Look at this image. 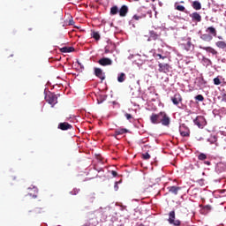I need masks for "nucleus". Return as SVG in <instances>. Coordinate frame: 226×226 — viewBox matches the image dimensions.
<instances>
[{"instance_id":"obj_11","label":"nucleus","mask_w":226,"mask_h":226,"mask_svg":"<svg viewBox=\"0 0 226 226\" xmlns=\"http://www.w3.org/2000/svg\"><path fill=\"white\" fill-rule=\"evenodd\" d=\"M182 188L179 186H169L168 187V191L170 193H172V195H177L179 193V192H181Z\"/></svg>"},{"instance_id":"obj_15","label":"nucleus","mask_w":226,"mask_h":226,"mask_svg":"<svg viewBox=\"0 0 226 226\" xmlns=\"http://www.w3.org/2000/svg\"><path fill=\"white\" fill-rule=\"evenodd\" d=\"M160 36H162V34H158L154 31H150V36L147 39V41H151V40L156 41L160 38Z\"/></svg>"},{"instance_id":"obj_9","label":"nucleus","mask_w":226,"mask_h":226,"mask_svg":"<svg viewBox=\"0 0 226 226\" xmlns=\"http://www.w3.org/2000/svg\"><path fill=\"white\" fill-rule=\"evenodd\" d=\"M98 63L101 66H110L112 64V60L110 58L103 57L101 58Z\"/></svg>"},{"instance_id":"obj_18","label":"nucleus","mask_w":226,"mask_h":226,"mask_svg":"<svg viewBox=\"0 0 226 226\" xmlns=\"http://www.w3.org/2000/svg\"><path fill=\"white\" fill-rule=\"evenodd\" d=\"M206 33H207V34H210V36L216 37L217 32H216V28H215V26H208L206 29Z\"/></svg>"},{"instance_id":"obj_5","label":"nucleus","mask_w":226,"mask_h":226,"mask_svg":"<svg viewBox=\"0 0 226 226\" xmlns=\"http://www.w3.org/2000/svg\"><path fill=\"white\" fill-rule=\"evenodd\" d=\"M159 69L158 72L160 73H169V72H170V64H162V63H159L158 64Z\"/></svg>"},{"instance_id":"obj_32","label":"nucleus","mask_w":226,"mask_h":226,"mask_svg":"<svg viewBox=\"0 0 226 226\" xmlns=\"http://www.w3.org/2000/svg\"><path fill=\"white\" fill-rule=\"evenodd\" d=\"M194 98L197 100V102H204V95L202 94H198Z\"/></svg>"},{"instance_id":"obj_13","label":"nucleus","mask_w":226,"mask_h":226,"mask_svg":"<svg viewBox=\"0 0 226 226\" xmlns=\"http://www.w3.org/2000/svg\"><path fill=\"white\" fill-rule=\"evenodd\" d=\"M96 200V194L94 192H91L86 196V201L87 204H93Z\"/></svg>"},{"instance_id":"obj_48","label":"nucleus","mask_w":226,"mask_h":226,"mask_svg":"<svg viewBox=\"0 0 226 226\" xmlns=\"http://www.w3.org/2000/svg\"><path fill=\"white\" fill-rule=\"evenodd\" d=\"M34 192H36L38 193V189L37 188H34Z\"/></svg>"},{"instance_id":"obj_25","label":"nucleus","mask_w":226,"mask_h":226,"mask_svg":"<svg viewBox=\"0 0 226 226\" xmlns=\"http://www.w3.org/2000/svg\"><path fill=\"white\" fill-rule=\"evenodd\" d=\"M60 52H63V53L75 52V48H73V47H64V48L60 49Z\"/></svg>"},{"instance_id":"obj_40","label":"nucleus","mask_w":226,"mask_h":226,"mask_svg":"<svg viewBox=\"0 0 226 226\" xmlns=\"http://www.w3.org/2000/svg\"><path fill=\"white\" fill-rule=\"evenodd\" d=\"M125 117H126V119H128V121H130V119H132V117L130 113H126Z\"/></svg>"},{"instance_id":"obj_37","label":"nucleus","mask_w":226,"mask_h":226,"mask_svg":"<svg viewBox=\"0 0 226 226\" xmlns=\"http://www.w3.org/2000/svg\"><path fill=\"white\" fill-rule=\"evenodd\" d=\"M120 183H121V180L115 183V185H114V190H115V192H117V190H119V185H119Z\"/></svg>"},{"instance_id":"obj_20","label":"nucleus","mask_w":226,"mask_h":226,"mask_svg":"<svg viewBox=\"0 0 226 226\" xmlns=\"http://www.w3.org/2000/svg\"><path fill=\"white\" fill-rule=\"evenodd\" d=\"M124 133H128V129H124V128L117 129V130L115 131L114 137H115L116 139H117V135H124Z\"/></svg>"},{"instance_id":"obj_36","label":"nucleus","mask_w":226,"mask_h":226,"mask_svg":"<svg viewBox=\"0 0 226 226\" xmlns=\"http://www.w3.org/2000/svg\"><path fill=\"white\" fill-rule=\"evenodd\" d=\"M176 10H177L178 11H185V8L183 5H177Z\"/></svg>"},{"instance_id":"obj_24","label":"nucleus","mask_w":226,"mask_h":226,"mask_svg":"<svg viewBox=\"0 0 226 226\" xmlns=\"http://www.w3.org/2000/svg\"><path fill=\"white\" fill-rule=\"evenodd\" d=\"M215 46L218 49H222V50H225V49H226V41H218L217 42H215Z\"/></svg>"},{"instance_id":"obj_28","label":"nucleus","mask_w":226,"mask_h":226,"mask_svg":"<svg viewBox=\"0 0 226 226\" xmlns=\"http://www.w3.org/2000/svg\"><path fill=\"white\" fill-rule=\"evenodd\" d=\"M209 211H211V206L210 205H206L201 209V213L203 215H207V213H209Z\"/></svg>"},{"instance_id":"obj_29","label":"nucleus","mask_w":226,"mask_h":226,"mask_svg":"<svg viewBox=\"0 0 226 226\" xmlns=\"http://www.w3.org/2000/svg\"><path fill=\"white\" fill-rule=\"evenodd\" d=\"M119 13V8L117 5L110 8V15H117Z\"/></svg>"},{"instance_id":"obj_16","label":"nucleus","mask_w":226,"mask_h":226,"mask_svg":"<svg viewBox=\"0 0 226 226\" xmlns=\"http://www.w3.org/2000/svg\"><path fill=\"white\" fill-rule=\"evenodd\" d=\"M94 73L98 79H101V80H105V74H103V71L102 69L94 68Z\"/></svg>"},{"instance_id":"obj_1","label":"nucleus","mask_w":226,"mask_h":226,"mask_svg":"<svg viewBox=\"0 0 226 226\" xmlns=\"http://www.w3.org/2000/svg\"><path fill=\"white\" fill-rule=\"evenodd\" d=\"M160 124H162V126H170V117L167 115V112L161 111Z\"/></svg>"},{"instance_id":"obj_17","label":"nucleus","mask_w":226,"mask_h":226,"mask_svg":"<svg viewBox=\"0 0 226 226\" xmlns=\"http://www.w3.org/2000/svg\"><path fill=\"white\" fill-rule=\"evenodd\" d=\"M190 17L195 22H201V20H202V16H200V14H199V12H193V13L190 14Z\"/></svg>"},{"instance_id":"obj_7","label":"nucleus","mask_w":226,"mask_h":226,"mask_svg":"<svg viewBox=\"0 0 226 226\" xmlns=\"http://www.w3.org/2000/svg\"><path fill=\"white\" fill-rule=\"evenodd\" d=\"M160 119H161V112H159L158 114L153 113L150 116V121L152 124H160Z\"/></svg>"},{"instance_id":"obj_38","label":"nucleus","mask_w":226,"mask_h":226,"mask_svg":"<svg viewBox=\"0 0 226 226\" xmlns=\"http://www.w3.org/2000/svg\"><path fill=\"white\" fill-rule=\"evenodd\" d=\"M80 192V189H74L71 192V195H77Z\"/></svg>"},{"instance_id":"obj_3","label":"nucleus","mask_w":226,"mask_h":226,"mask_svg":"<svg viewBox=\"0 0 226 226\" xmlns=\"http://www.w3.org/2000/svg\"><path fill=\"white\" fill-rule=\"evenodd\" d=\"M45 100L51 107H54L57 103V95L54 93H49L45 96Z\"/></svg>"},{"instance_id":"obj_23","label":"nucleus","mask_w":226,"mask_h":226,"mask_svg":"<svg viewBox=\"0 0 226 226\" xmlns=\"http://www.w3.org/2000/svg\"><path fill=\"white\" fill-rule=\"evenodd\" d=\"M200 39L203 40V41H211L213 40V36L208 34H203L200 35Z\"/></svg>"},{"instance_id":"obj_31","label":"nucleus","mask_w":226,"mask_h":226,"mask_svg":"<svg viewBox=\"0 0 226 226\" xmlns=\"http://www.w3.org/2000/svg\"><path fill=\"white\" fill-rule=\"evenodd\" d=\"M92 38H94L96 40V41H98L100 40V34L98 32H93L92 33Z\"/></svg>"},{"instance_id":"obj_19","label":"nucleus","mask_w":226,"mask_h":226,"mask_svg":"<svg viewBox=\"0 0 226 226\" xmlns=\"http://www.w3.org/2000/svg\"><path fill=\"white\" fill-rule=\"evenodd\" d=\"M185 48V50H186L187 52L192 50V49H193V44L192 43V40H188L185 43L182 44Z\"/></svg>"},{"instance_id":"obj_52","label":"nucleus","mask_w":226,"mask_h":226,"mask_svg":"<svg viewBox=\"0 0 226 226\" xmlns=\"http://www.w3.org/2000/svg\"><path fill=\"white\" fill-rule=\"evenodd\" d=\"M107 52H109V50H106V54H107Z\"/></svg>"},{"instance_id":"obj_4","label":"nucleus","mask_w":226,"mask_h":226,"mask_svg":"<svg viewBox=\"0 0 226 226\" xmlns=\"http://www.w3.org/2000/svg\"><path fill=\"white\" fill-rule=\"evenodd\" d=\"M193 123L198 128H204V125L207 124L206 118L203 116H198L193 120Z\"/></svg>"},{"instance_id":"obj_44","label":"nucleus","mask_w":226,"mask_h":226,"mask_svg":"<svg viewBox=\"0 0 226 226\" xmlns=\"http://www.w3.org/2000/svg\"><path fill=\"white\" fill-rule=\"evenodd\" d=\"M212 144H215V142H216V138H214V139L212 141H210Z\"/></svg>"},{"instance_id":"obj_6","label":"nucleus","mask_w":226,"mask_h":226,"mask_svg":"<svg viewBox=\"0 0 226 226\" xmlns=\"http://www.w3.org/2000/svg\"><path fill=\"white\" fill-rule=\"evenodd\" d=\"M171 102H172L173 105H176L177 107V105H179V103L183 102V96H181V94L177 93L174 94L173 97H171Z\"/></svg>"},{"instance_id":"obj_35","label":"nucleus","mask_w":226,"mask_h":226,"mask_svg":"<svg viewBox=\"0 0 226 226\" xmlns=\"http://www.w3.org/2000/svg\"><path fill=\"white\" fill-rule=\"evenodd\" d=\"M214 84L215 86H220V84H222V81L220 80V78H215L214 79Z\"/></svg>"},{"instance_id":"obj_2","label":"nucleus","mask_w":226,"mask_h":226,"mask_svg":"<svg viewBox=\"0 0 226 226\" xmlns=\"http://www.w3.org/2000/svg\"><path fill=\"white\" fill-rule=\"evenodd\" d=\"M168 222L170 225L179 226L181 225V221L176 220V211H170L169 213Z\"/></svg>"},{"instance_id":"obj_26","label":"nucleus","mask_w":226,"mask_h":226,"mask_svg":"<svg viewBox=\"0 0 226 226\" xmlns=\"http://www.w3.org/2000/svg\"><path fill=\"white\" fill-rule=\"evenodd\" d=\"M124 80H126V74L124 72L119 73L117 76V81L123 83Z\"/></svg>"},{"instance_id":"obj_12","label":"nucleus","mask_w":226,"mask_h":226,"mask_svg":"<svg viewBox=\"0 0 226 226\" xmlns=\"http://www.w3.org/2000/svg\"><path fill=\"white\" fill-rule=\"evenodd\" d=\"M200 49H201V50H206V52H209V54H212L213 56L218 55V51H216V49L214 48L200 46Z\"/></svg>"},{"instance_id":"obj_42","label":"nucleus","mask_w":226,"mask_h":226,"mask_svg":"<svg viewBox=\"0 0 226 226\" xmlns=\"http://www.w3.org/2000/svg\"><path fill=\"white\" fill-rule=\"evenodd\" d=\"M73 24H75V21H73V19H70L69 26H73Z\"/></svg>"},{"instance_id":"obj_46","label":"nucleus","mask_w":226,"mask_h":226,"mask_svg":"<svg viewBox=\"0 0 226 226\" xmlns=\"http://www.w3.org/2000/svg\"><path fill=\"white\" fill-rule=\"evenodd\" d=\"M218 39H219V40H223V37L218 36Z\"/></svg>"},{"instance_id":"obj_41","label":"nucleus","mask_w":226,"mask_h":226,"mask_svg":"<svg viewBox=\"0 0 226 226\" xmlns=\"http://www.w3.org/2000/svg\"><path fill=\"white\" fill-rule=\"evenodd\" d=\"M111 174H112L113 177H117V171L112 170Z\"/></svg>"},{"instance_id":"obj_22","label":"nucleus","mask_w":226,"mask_h":226,"mask_svg":"<svg viewBox=\"0 0 226 226\" xmlns=\"http://www.w3.org/2000/svg\"><path fill=\"white\" fill-rule=\"evenodd\" d=\"M196 80L199 87H206V84H207V82L204 80L203 77L197 78Z\"/></svg>"},{"instance_id":"obj_8","label":"nucleus","mask_w":226,"mask_h":226,"mask_svg":"<svg viewBox=\"0 0 226 226\" xmlns=\"http://www.w3.org/2000/svg\"><path fill=\"white\" fill-rule=\"evenodd\" d=\"M179 132L182 137H190V129L185 125L180 126Z\"/></svg>"},{"instance_id":"obj_33","label":"nucleus","mask_w":226,"mask_h":226,"mask_svg":"<svg viewBox=\"0 0 226 226\" xmlns=\"http://www.w3.org/2000/svg\"><path fill=\"white\" fill-rule=\"evenodd\" d=\"M198 159L200 161H204L207 159V155H206V154L201 153L199 156Z\"/></svg>"},{"instance_id":"obj_47","label":"nucleus","mask_w":226,"mask_h":226,"mask_svg":"<svg viewBox=\"0 0 226 226\" xmlns=\"http://www.w3.org/2000/svg\"><path fill=\"white\" fill-rule=\"evenodd\" d=\"M33 197H34V199H36V197H38V195L34 194Z\"/></svg>"},{"instance_id":"obj_27","label":"nucleus","mask_w":226,"mask_h":226,"mask_svg":"<svg viewBox=\"0 0 226 226\" xmlns=\"http://www.w3.org/2000/svg\"><path fill=\"white\" fill-rule=\"evenodd\" d=\"M192 8L194 10H202V4H200V2H199V1H194L192 3Z\"/></svg>"},{"instance_id":"obj_39","label":"nucleus","mask_w":226,"mask_h":226,"mask_svg":"<svg viewBox=\"0 0 226 226\" xmlns=\"http://www.w3.org/2000/svg\"><path fill=\"white\" fill-rule=\"evenodd\" d=\"M155 57H159V59H167V56H163L161 54H155Z\"/></svg>"},{"instance_id":"obj_21","label":"nucleus","mask_w":226,"mask_h":226,"mask_svg":"<svg viewBox=\"0 0 226 226\" xmlns=\"http://www.w3.org/2000/svg\"><path fill=\"white\" fill-rule=\"evenodd\" d=\"M146 17H147L146 13L134 14L132 16V20H135V21L142 20V19H146Z\"/></svg>"},{"instance_id":"obj_51","label":"nucleus","mask_w":226,"mask_h":226,"mask_svg":"<svg viewBox=\"0 0 226 226\" xmlns=\"http://www.w3.org/2000/svg\"><path fill=\"white\" fill-rule=\"evenodd\" d=\"M107 52H109V50H106V54H107Z\"/></svg>"},{"instance_id":"obj_14","label":"nucleus","mask_w":226,"mask_h":226,"mask_svg":"<svg viewBox=\"0 0 226 226\" xmlns=\"http://www.w3.org/2000/svg\"><path fill=\"white\" fill-rule=\"evenodd\" d=\"M129 9L126 5H122L118 10V13L120 17H126L128 15Z\"/></svg>"},{"instance_id":"obj_30","label":"nucleus","mask_w":226,"mask_h":226,"mask_svg":"<svg viewBox=\"0 0 226 226\" xmlns=\"http://www.w3.org/2000/svg\"><path fill=\"white\" fill-rule=\"evenodd\" d=\"M202 62L206 66H211V64H213V62H211L209 58L203 57Z\"/></svg>"},{"instance_id":"obj_49","label":"nucleus","mask_w":226,"mask_h":226,"mask_svg":"<svg viewBox=\"0 0 226 226\" xmlns=\"http://www.w3.org/2000/svg\"><path fill=\"white\" fill-rule=\"evenodd\" d=\"M144 147H145V149H147V147H149L147 145H145Z\"/></svg>"},{"instance_id":"obj_45","label":"nucleus","mask_w":226,"mask_h":226,"mask_svg":"<svg viewBox=\"0 0 226 226\" xmlns=\"http://www.w3.org/2000/svg\"><path fill=\"white\" fill-rule=\"evenodd\" d=\"M222 63H226V59H225V58H222Z\"/></svg>"},{"instance_id":"obj_50","label":"nucleus","mask_w":226,"mask_h":226,"mask_svg":"<svg viewBox=\"0 0 226 226\" xmlns=\"http://www.w3.org/2000/svg\"><path fill=\"white\" fill-rule=\"evenodd\" d=\"M155 0H152V3H154Z\"/></svg>"},{"instance_id":"obj_10","label":"nucleus","mask_w":226,"mask_h":226,"mask_svg":"<svg viewBox=\"0 0 226 226\" xmlns=\"http://www.w3.org/2000/svg\"><path fill=\"white\" fill-rule=\"evenodd\" d=\"M72 128H73V126H72V124H70L68 122L60 123L58 124V129L62 130L63 132L72 130Z\"/></svg>"},{"instance_id":"obj_34","label":"nucleus","mask_w":226,"mask_h":226,"mask_svg":"<svg viewBox=\"0 0 226 226\" xmlns=\"http://www.w3.org/2000/svg\"><path fill=\"white\" fill-rule=\"evenodd\" d=\"M151 158V155L149 154L148 152L142 154V159L143 160H149Z\"/></svg>"},{"instance_id":"obj_43","label":"nucleus","mask_w":226,"mask_h":226,"mask_svg":"<svg viewBox=\"0 0 226 226\" xmlns=\"http://www.w3.org/2000/svg\"><path fill=\"white\" fill-rule=\"evenodd\" d=\"M205 164H206V165H211V162H210L209 161H206V162H205Z\"/></svg>"}]
</instances>
